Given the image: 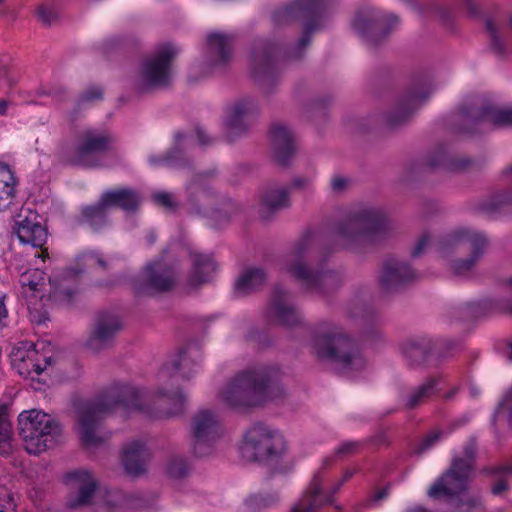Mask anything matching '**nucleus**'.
<instances>
[{
    "label": "nucleus",
    "instance_id": "f257e3e1",
    "mask_svg": "<svg viewBox=\"0 0 512 512\" xmlns=\"http://www.w3.org/2000/svg\"><path fill=\"white\" fill-rule=\"evenodd\" d=\"M327 11L328 0H291L271 12L274 28H283L301 20L304 23L302 36L291 47H284L271 39L254 42L250 53L251 76L266 93H271L279 83L284 62L304 57L313 34L324 28Z\"/></svg>",
    "mask_w": 512,
    "mask_h": 512
},
{
    "label": "nucleus",
    "instance_id": "f03ea898",
    "mask_svg": "<svg viewBox=\"0 0 512 512\" xmlns=\"http://www.w3.org/2000/svg\"><path fill=\"white\" fill-rule=\"evenodd\" d=\"M141 410L140 391L132 386L117 385L111 387L99 399L83 404L78 410V428L80 440L87 448L97 447L110 437L98 433L103 419L116 408Z\"/></svg>",
    "mask_w": 512,
    "mask_h": 512
},
{
    "label": "nucleus",
    "instance_id": "7ed1b4c3",
    "mask_svg": "<svg viewBox=\"0 0 512 512\" xmlns=\"http://www.w3.org/2000/svg\"><path fill=\"white\" fill-rule=\"evenodd\" d=\"M282 371L277 365H262L242 371L226 387V404L251 408L280 398L283 393Z\"/></svg>",
    "mask_w": 512,
    "mask_h": 512
},
{
    "label": "nucleus",
    "instance_id": "20e7f679",
    "mask_svg": "<svg viewBox=\"0 0 512 512\" xmlns=\"http://www.w3.org/2000/svg\"><path fill=\"white\" fill-rule=\"evenodd\" d=\"M389 221L384 210L367 207L351 213L335 226L341 248L357 251L360 245L381 241L389 231Z\"/></svg>",
    "mask_w": 512,
    "mask_h": 512
},
{
    "label": "nucleus",
    "instance_id": "39448f33",
    "mask_svg": "<svg viewBox=\"0 0 512 512\" xmlns=\"http://www.w3.org/2000/svg\"><path fill=\"white\" fill-rule=\"evenodd\" d=\"M313 347L320 360H329L346 371H359L365 367L362 343L351 338L342 327L331 325L316 331Z\"/></svg>",
    "mask_w": 512,
    "mask_h": 512
},
{
    "label": "nucleus",
    "instance_id": "423d86ee",
    "mask_svg": "<svg viewBox=\"0 0 512 512\" xmlns=\"http://www.w3.org/2000/svg\"><path fill=\"white\" fill-rule=\"evenodd\" d=\"M241 452L251 462L270 466L272 474L286 472L281 465L287 452L286 440L278 429L263 422L254 423L245 432Z\"/></svg>",
    "mask_w": 512,
    "mask_h": 512
},
{
    "label": "nucleus",
    "instance_id": "0eeeda50",
    "mask_svg": "<svg viewBox=\"0 0 512 512\" xmlns=\"http://www.w3.org/2000/svg\"><path fill=\"white\" fill-rule=\"evenodd\" d=\"M114 141L107 130L86 129L79 134L73 152L67 145H61L57 157L66 165L98 168L102 166V157L112 151Z\"/></svg>",
    "mask_w": 512,
    "mask_h": 512
},
{
    "label": "nucleus",
    "instance_id": "6e6552de",
    "mask_svg": "<svg viewBox=\"0 0 512 512\" xmlns=\"http://www.w3.org/2000/svg\"><path fill=\"white\" fill-rule=\"evenodd\" d=\"M311 240V231H307L301 236L292 250L295 259L286 263V271L306 289L326 293L341 285V276L336 271L324 268L326 258H323L321 264L316 269H311L303 262V257L309 248Z\"/></svg>",
    "mask_w": 512,
    "mask_h": 512
},
{
    "label": "nucleus",
    "instance_id": "1a4fd4ad",
    "mask_svg": "<svg viewBox=\"0 0 512 512\" xmlns=\"http://www.w3.org/2000/svg\"><path fill=\"white\" fill-rule=\"evenodd\" d=\"M463 457H455L450 467L428 489L427 495L433 500L452 501L468 489L470 475L473 471L476 446L474 442L464 446Z\"/></svg>",
    "mask_w": 512,
    "mask_h": 512
},
{
    "label": "nucleus",
    "instance_id": "9d476101",
    "mask_svg": "<svg viewBox=\"0 0 512 512\" xmlns=\"http://www.w3.org/2000/svg\"><path fill=\"white\" fill-rule=\"evenodd\" d=\"M466 244L471 246L470 256L466 259L453 260L450 263V269L456 276H464L474 268L484 255L488 245L487 237L483 233L469 228H457L439 238L436 244L437 251L443 255Z\"/></svg>",
    "mask_w": 512,
    "mask_h": 512
},
{
    "label": "nucleus",
    "instance_id": "9b49d317",
    "mask_svg": "<svg viewBox=\"0 0 512 512\" xmlns=\"http://www.w3.org/2000/svg\"><path fill=\"white\" fill-rule=\"evenodd\" d=\"M432 90V76L429 72L414 73L396 106L386 114L387 127L395 129L407 123L415 111L430 97Z\"/></svg>",
    "mask_w": 512,
    "mask_h": 512
},
{
    "label": "nucleus",
    "instance_id": "f8f14e48",
    "mask_svg": "<svg viewBox=\"0 0 512 512\" xmlns=\"http://www.w3.org/2000/svg\"><path fill=\"white\" fill-rule=\"evenodd\" d=\"M179 49L172 43H163L146 57L140 67V80L145 89L167 87L172 78L173 62Z\"/></svg>",
    "mask_w": 512,
    "mask_h": 512
},
{
    "label": "nucleus",
    "instance_id": "ddd939ff",
    "mask_svg": "<svg viewBox=\"0 0 512 512\" xmlns=\"http://www.w3.org/2000/svg\"><path fill=\"white\" fill-rule=\"evenodd\" d=\"M400 18L393 13L359 11L352 19L353 30L369 48L381 46L398 29Z\"/></svg>",
    "mask_w": 512,
    "mask_h": 512
},
{
    "label": "nucleus",
    "instance_id": "4468645a",
    "mask_svg": "<svg viewBox=\"0 0 512 512\" xmlns=\"http://www.w3.org/2000/svg\"><path fill=\"white\" fill-rule=\"evenodd\" d=\"M19 435L25 441H35L43 449L51 447L57 436L61 434L62 426L51 415L33 409L23 411L18 417Z\"/></svg>",
    "mask_w": 512,
    "mask_h": 512
},
{
    "label": "nucleus",
    "instance_id": "2eb2a0df",
    "mask_svg": "<svg viewBox=\"0 0 512 512\" xmlns=\"http://www.w3.org/2000/svg\"><path fill=\"white\" fill-rule=\"evenodd\" d=\"M473 164V160L468 157H457L451 155L445 145H439L428 155L426 161L413 160L405 167L404 179L409 181L422 175L428 170L442 169L450 172L465 171Z\"/></svg>",
    "mask_w": 512,
    "mask_h": 512
},
{
    "label": "nucleus",
    "instance_id": "dca6fc26",
    "mask_svg": "<svg viewBox=\"0 0 512 512\" xmlns=\"http://www.w3.org/2000/svg\"><path fill=\"white\" fill-rule=\"evenodd\" d=\"M458 115L466 125L460 128L463 133L473 134L482 123L495 127L512 126V107L498 109L489 103L480 106L463 104L459 107Z\"/></svg>",
    "mask_w": 512,
    "mask_h": 512
},
{
    "label": "nucleus",
    "instance_id": "f3484780",
    "mask_svg": "<svg viewBox=\"0 0 512 512\" xmlns=\"http://www.w3.org/2000/svg\"><path fill=\"white\" fill-rule=\"evenodd\" d=\"M220 419L208 409L198 411L191 420L192 451L197 457L212 453L215 442L219 439Z\"/></svg>",
    "mask_w": 512,
    "mask_h": 512
},
{
    "label": "nucleus",
    "instance_id": "a211bd4d",
    "mask_svg": "<svg viewBox=\"0 0 512 512\" xmlns=\"http://www.w3.org/2000/svg\"><path fill=\"white\" fill-rule=\"evenodd\" d=\"M331 462L332 459L324 460L323 467L314 473L309 486L290 512H314L325 505L334 503V496L343 486L344 481H338L328 492L323 490L324 470Z\"/></svg>",
    "mask_w": 512,
    "mask_h": 512
},
{
    "label": "nucleus",
    "instance_id": "6ab92c4d",
    "mask_svg": "<svg viewBox=\"0 0 512 512\" xmlns=\"http://www.w3.org/2000/svg\"><path fill=\"white\" fill-rule=\"evenodd\" d=\"M122 329L120 318L112 312L100 311L96 314L93 328L86 340V347L94 353L112 347L117 334Z\"/></svg>",
    "mask_w": 512,
    "mask_h": 512
},
{
    "label": "nucleus",
    "instance_id": "aec40b11",
    "mask_svg": "<svg viewBox=\"0 0 512 512\" xmlns=\"http://www.w3.org/2000/svg\"><path fill=\"white\" fill-rule=\"evenodd\" d=\"M177 281L174 269L161 263H150L142 272V279L136 286V292L144 295L171 291Z\"/></svg>",
    "mask_w": 512,
    "mask_h": 512
},
{
    "label": "nucleus",
    "instance_id": "412c9836",
    "mask_svg": "<svg viewBox=\"0 0 512 512\" xmlns=\"http://www.w3.org/2000/svg\"><path fill=\"white\" fill-rule=\"evenodd\" d=\"M287 297L288 293L285 289L279 285L275 286L267 309V316L280 326L288 328L301 326L303 316L295 306L286 302Z\"/></svg>",
    "mask_w": 512,
    "mask_h": 512
},
{
    "label": "nucleus",
    "instance_id": "4be33fe9",
    "mask_svg": "<svg viewBox=\"0 0 512 512\" xmlns=\"http://www.w3.org/2000/svg\"><path fill=\"white\" fill-rule=\"evenodd\" d=\"M15 232L19 241L26 245L42 249L47 241V229L41 223V217L32 210L23 211L18 215L15 223Z\"/></svg>",
    "mask_w": 512,
    "mask_h": 512
},
{
    "label": "nucleus",
    "instance_id": "5701e85b",
    "mask_svg": "<svg viewBox=\"0 0 512 512\" xmlns=\"http://www.w3.org/2000/svg\"><path fill=\"white\" fill-rule=\"evenodd\" d=\"M416 279L411 266L394 257L385 260L380 274V285L385 291H398Z\"/></svg>",
    "mask_w": 512,
    "mask_h": 512
},
{
    "label": "nucleus",
    "instance_id": "b1692460",
    "mask_svg": "<svg viewBox=\"0 0 512 512\" xmlns=\"http://www.w3.org/2000/svg\"><path fill=\"white\" fill-rule=\"evenodd\" d=\"M257 114V106L251 99L237 101L226 119V143L233 142L248 130L249 121Z\"/></svg>",
    "mask_w": 512,
    "mask_h": 512
},
{
    "label": "nucleus",
    "instance_id": "393cba45",
    "mask_svg": "<svg viewBox=\"0 0 512 512\" xmlns=\"http://www.w3.org/2000/svg\"><path fill=\"white\" fill-rule=\"evenodd\" d=\"M270 139L275 162L287 167L296 153L292 132L284 125L275 123L270 128Z\"/></svg>",
    "mask_w": 512,
    "mask_h": 512
},
{
    "label": "nucleus",
    "instance_id": "a878e982",
    "mask_svg": "<svg viewBox=\"0 0 512 512\" xmlns=\"http://www.w3.org/2000/svg\"><path fill=\"white\" fill-rule=\"evenodd\" d=\"M65 481L67 484L74 485L79 490L75 497L68 500V508L76 509L91 503L98 485L89 471L75 470L69 472L65 475Z\"/></svg>",
    "mask_w": 512,
    "mask_h": 512
},
{
    "label": "nucleus",
    "instance_id": "bb28decb",
    "mask_svg": "<svg viewBox=\"0 0 512 512\" xmlns=\"http://www.w3.org/2000/svg\"><path fill=\"white\" fill-rule=\"evenodd\" d=\"M439 342L428 336H416L406 340L401 345V352L410 366L416 367L427 362Z\"/></svg>",
    "mask_w": 512,
    "mask_h": 512
},
{
    "label": "nucleus",
    "instance_id": "cd10ccee",
    "mask_svg": "<svg viewBox=\"0 0 512 512\" xmlns=\"http://www.w3.org/2000/svg\"><path fill=\"white\" fill-rule=\"evenodd\" d=\"M75 221L78 225L86 226L93 232H100L106 228L110 223L109 209L102 197L100 196L98 201L93 204L82 206Z\"/></svg>",
    "mask_w": 512,
    "mask_h": 512
},
{
    "label": "nucleus",
    "instance_id": "c85d7f7f",
    "mask_svg": "<svg viewBox=\"0 0 512 512\" xmlns=\"http://www.w3.org/2000/svg\"><path fill=\"white\" fill-rule=\"evenodd\" d=\"M200 360L201 346L198 342L192 341L179 349L177 358L172 361L171 365L183 379L189 380L197 373Z\"/></svg>",
    "mask_w": 512,
    "mask_h": 512
},
{
    "label": "nucleus",
    "instance_id": "c756f323",
    "mask_svg": "<svg viewBox=\"0 0 512 512\" xmlns=\"http://www.w3.org/2000/svg\"><path fill=\"white\" fill-rule=\"evenodd\" d=\"M107 208H119L126 213H136L141 204L140 194L133 188L107 190L101 194Z\"/></svg>",
    "mask_w": 512,
    "mask_h": 512
},
{
    "label": "nucleus",
    "instance_id": "7c9ffc66",
    "mask_svg": "<svg viewBox=\"0 0 512 512\" xmlns=\"http://www.w3.org/2000/svg\"><path fill=\"white\" fill-rule=\"evenodd\" d=\"M149 453L146 446L140 441L128 444L122 454L125 471L131 476H140L146 472Z\"/></svg>",
    "mask_w": 512,
    "mask_h": 512
},
{
    "label": "nucleus",
    "instance_id": "2f4dec72",
    "mask_svg": "<svg viewBox=\"0 0 512 512\" xmlns=\"http://www.w3.org/2000/svg\"><path fill=\"white\" fill-rule=\"evenodd\" d=\"M441 380V375H433L420 385L412 388L403 399L404 407L408 410H414L436 396L440 392L439 384Z\"/></svg>",
    "mask_w": 512,
    "mask_h": 512
},
{
    "label": "nucleus",
    "instance_id": "473e14b6",
    "mask_svg": "<svg viewBox=\"0 0 512 512\" xmlns=\"http://www.w3.org/2000/svg\"><path fill=\"white\" fill-rule=\"evenodd\" d=\"M84 272L83 268H68L61 278H49L51 285L50 299L55 303H70L76 291L65 284L70 278H76Z\"/></svg>",
    "mask_w": 512,
    "mask_h": 512
},
{
    "label": "nucleus",
    "instance_id": "72a5a7b5",
    "mask_svg": "<svg viewBox=\"0 0 512 512\" xmlns=\"http://www.w3.org/2000/svg\"><path fill=\"white\" fill-rule=\"evenodd\" d=\"M261 206L260 215L267 221L275 212L289 206L288 191L284 188H267L262 194Z\"/></svg>",
    "mask_w": 512,
    "mask_h": 512
},
{
    "label": "nucleus",
    "instance_id": "f704fd0d",
    "mask_svg": "<svg viewBox=\"0 0 512 512\" xmlns=\"http://www.w3.org/2000/svg\"><path fill=\"white\" fill-rule=\"evenodd\" d=\"M217 265L209 255L196 254L193 259V268L188 279L192 287L207 283L216 272Z\"/></svg>",
    "mask_w": 512,
    "mask_h": 512
},
{
    "label": "nucleus",
    "instance_id": "c9c22d12",
    "mask_svg": "<svg viewBox=\"0 0 512 512\" xmlns=\"http://www.w3.org/2000/svg\"><path fill=\"white\" fill-rule=\"evenodd\" d=\"M204 65L212 68L224 63V34L211 32L207 35L203 47Z\"/></svg>",
    "mask_w": 512,
    "mask_h": 512
},
{
    "label": "nucleus",
    "instance_id": "e433bc0d",
    "mask_svg": "<svg viewBox=\"0 0 512 512\" xmlns=\"http://www.w3.org/2000/svg\"><path fill=\"white\" fill-rule=\"evenodd\" d=\"M482 473L497 480L491 485L490 492L494 496H502L511 489L508 479L512 477V464H495L484 467Z\"/></svg>",
    "mask_w": 512,
    "mask_h": 512
},
{
    "label": "nucleus",
    "instance_id": "4c0bfd02",
    "mask_svg": "<svg viewBox=\"0 0 512 512\" xmlns=\"http://www.w3.org/2000/svg\"><path fill=\"white\" fill-rule=\"evenodd\" d=\"M267 274L263 268H247L240 276L235 285L237 293L249 294L264 286Z\"/></svg>",
    "mask_w": 512,
    "mask_h": 512
},
{
    "label": "nucleus",
    "instance_id": "58836bf2",
    "mask_svg": "<svg viewBox=\"0 0 512 512\" xmlns=\"http://www.w3.org/2000/svg\"><path fill=\"white\" fill-rule=\"evenodd\" d=\"M37 352L34 344L29 341L18 343L11 351L10 358L12 365L21 375L29 376V363L36 358Z\"/></svg>",
    "mask_w": 512,
    "mask_h": 512
},
{
    "label": "nucleus",
    "instance_id": "ea45409f",
    "mask_svg": "<svg viewBox=\"0 0 512 512\" xmlns=\"http://www.w3.org/2000/svg\"><path fill=\"white\" fill-rule=\"evenodd\" d=\"M280 502L278 491L259 492L248 495L244 500L246 512H264L276 507Z\"/></svg>",
    "mask_w": 512,
    "mask_h": 512
},
{
    "label": "nucleus",
    "instance_id": "a19ab883",
    "mask_svg": "<svg viewBox=\"0 0 512 512\" xmlns=\"http://www.w3.org/2000/svg\"><path fill=\"white\" fill-rule=\"evenodd\" d=\"M458 310L463 320L472 321L493 313L496 310V303L491 299H483L480 301L467 302Z\"/></svg>",
    "mask_w": 512,
    "mask_h": 512
},
{
    "label": "nucleus",
    "instance_id": "79ce46f5",
    "mask_svg": "<svg viewBox=\"0 0 512 512\" xmlns=\"http://www.w3.org/2000/svg\"><path fill=\"white\" fill-rule=\"evenodd\" d=\"M496 18L485 17V30L490 38V49L499 58H504L507 54L506 43L501 36L500 29L496 25Z\"/></svg>",
    "mask_w": 512,
    "mask_h": 512
},
{
    "label": "nucleus",
    "instance_id": "37998d69",
    "mask_svg": "<svg viewBox=\"0 0 512 512\" xmlns=\"http://www.w3.org/2000/svg\"><path fill=\"white\" fill-rule=\"evenodd\" d=\"M361 318L364 322L363 337L365 339H377L381 332L379 325L381 322L379 314L371 307L363 310Z\"/></svg>",
    "mask_w": 512,
    "mask_h": 512
},
{
    "label": "nucleus",
    "instance_id": "c03bdc74",
    "mask_svg": "<svg viewBox=\"0 0 512 512\" xmlns=\"http://www.w3.org/2000/svg\"><path fill=\"white\" fill-rule=\"evenodd\" d=\"M104 97V90L101 86L92 85L85 89L78 97L75 105V112L78 113L84 105L100 101Z\"/></svg>",
    "mask_w": 512,
    "mask_h": 512
},
{
    "label": "nucleus",
    "instance_id": "a18cd8bd",
    "mask_svg": "<svg viewBox=\"0 0 512 512\" xmlns=\"http://www.w3.org/2000/svg\"><path fill=\"white\" fill-rule=\"evenodd\" d=\"M12 436V424L9 419L8 406L0 405V444H7Z\"/></svg>",
    "mask_w": 512,
    "mask_h": 512
},
{
    "label": "nucleus",
    "instance_id": "49530a36",
    "mask_svg": "<svg viewBox=\"0 0 512 512\" xmlns=\"http://www.w3.org/2000/svg\"><path fill=\"white\" fill-rule=\"evenodd\" d=\"M167 474L171 478H183L188 473V464L183 457H173L169 460L167 465Z\"/></svg>",
    "mask_w": 512,
    "mask_h": 512
},
{
    "label": "nucleus",
    "instance_id": "de8ad7c7",
    "mask_svg": "<svg viewBox=\"0 0 512 512\" xmlns=\"http://www.w3.org/2000/svg\"><path fill=\"white\" fill-rule=\"evenodd\" d=\"M35 14L38 20L45 26H51L59 19L57 10L53 6L40 4L36 7Z\"/></svg>",
    "mask_w": 512,
    "mask_h": 512
},
{
    "label": "nucleus",
    "instance_id": "09e8293b",
    "mask_svg": "<svg viewBox=\"0 0 512 512\" xmlns=\"http://www.w3.org/2000/svg\"><path fill=\"white\" fill-rule=\"evenodd\" d=\"M16 178L10 167L0 162V190H12V194H15Z\"/></svg>",
    "mask_w": 512,
    "mask_h": 512
},
{
    "label": "nucleus",
    "instance_id": "8fccbe9b",
    "mask_svg": "<svg viewBox=\"0 0 512 512\" xmlns=\"http://www.w3.org/2000/svg\"><path fill=\"white\" fill-rule=\"evenodd\" d=\"M433 8L438 15L442 24L449 29L451 32L455 31L454 27V16L455 12L451 7L434 4Z\"/></svg>",
    "mask_w": 512,
    "mask_h": 512
},
{
    "label": "nucleus",
    "instance_id": "3c124183",
    "mask_svg": "<svg viewBox=\"0 0 512 512\" xmlns=\"http://www.w3.org/2000/svg\"><path fill=\"white\" fill-rule=\"evenodd\" d=\"M158 394L163 397H167L171 402L174 403L175 409L173 414L181 413L186 403V396L181 391H170L164 388L158 390Z\"/></svg>",
    "mask_w": 512,
    "mask_h": 512
},
{
    "label": "nucleus",
    "instance_id": "603ef678",
    "mask_svg": "<svg viewBox=\"0 0 512 512\" xmlns=\"http://www.w3.org/2000/svg\"><path fill=\"white\" fill-rule=\"evenodd\" d=\"M485 509L480 497L472 496L466 500H461L458 505V512H473L475 510L483 511Z\"/></svg>",
    "mask_w": 512,
    "mask_h": 512
},
{
    "label": "nucleus",
    "instance_id": "864d4df0",
    "mask_svg": "<svg viewBox=\"0 0 512 512\" xmlns=\"http://www.w3.org/2000/svg\"><path fill=\"white\" fill-rule=\"evenodd\" d=\"M443 432L438 430L431 432L427 436H425L418 444L416 448V453L422 454L423 452L430 449L433 445H435L442 437Z\"/></svg>",
    "mask_w": 512,
    "mask_h": 512
},
{
    "label": "nucleus",
    "instance_id": "5fc2aeb1",
    "mask_svg": "<svg viewBox=\"0 0 512 512\" xmlns=\"http://www.w3.org/2000/svg\"><path fill=\"white\" fill-rule=\"evenodd\" d=\"M247 338L262 347H268L272 344L268 333L257 328H251L247 334Z\"/></svg>",
    "mask_w": 512,
    "mask_h": 512
},
{
    "label": "nucleus",
    "instance_id": "6e6d98bb",
    "mask_svg": "<svg viewBox=\"0 0 512 512\" xmlns=\"http://www.w3.org/2000/svg\"><path fill=\"white\" fill-rule=\"evenodd\" d=\"M154 201L168 209L169 211H175L177 209V204L173 200L172 194L168 192H159L153 195Z\"/></svg>",
    "mask_w": 512,
    "mask_h": 512
},
{
    "label": "nucleus",
    "instance_id": "4d7b16f0",
    "mask_svg": "<svg viewBox=\"0 0 512 512\" xmlns=\"http://www.w3.org/2000/svg\"><path fill=\"white\" fill-rule=\"evenodd\" d=\"M362 446L359 441H346L341 443L335 450L336 455L345 456L356 453Z\"/></svg>",
    "mask_w": 512,
    "mask_h": 512
},
{
    "label": "nucleus",
    "instance_id": "13d9d810",
    "mask_svg": "<svg viewBox=\"0 0 512 512\" xmlns=\"http://www.w3.org/2000/svg\"><path fill=\"white\" fill-rule=\"evenodd\" d=\"M429 243H430L429 234L427 232L423 233V235L420 237V239L416 243V245L411 253L412 257L416 258V257L421 256L424 253L425 248L428 246Z\"/></svg>",
    "mask_w": 512,
    "mask_h": 512
},
{
    "label": "nucleus",
    "instance_id": "bf43d9fd",
    "mask_svg": "<svg viewBox=\"0 0 512 512\" xmlns=\"http://www.w3.org/2000/svg\"><path fill=\"white\" fill-rule=\"evenodd\" d=\"M41 273L38 271H34L33 274L25 273L22 275L21 284L22 286H28L32 291H39L40 282L33 279L32 276L40 275Z\"/></svg>",
    "mask_w": 512,
    "mask_h": 512
},
{
    "label": "nucleus",
    "instance_id": "052dcab7",
    "mask_svg": "<svg viewBox=\"0 0 512 512\" xmlns=\"http://www.w3.org/2000/svg\"><path fill=\"white\" fill-rule=\"evenodd\" d=\"M77 260L80 262V261H83V262H86L88 260H95L96 263L103 269H107L108 268V264L107 262L101 257L99 256L98 254L94 253V252H85L81 255H79L77 257Z\"/></svg>",
    "mask_w": 512,
    "mask_h": 512
},
{
    "label": "nucleus",
    "instance_id": "680f3d73",
    "mask_svg": "<svg viewBox=\"0 0 512 512\" xmlns=\"http://www.w3.org/2000/svg\"><path fill=\"white\" fill-rule=\"evenodd\" d=\"M15 194H12V190H0V212L7 209L13 202Z\"/></svg>",
    "mask_w": 512,
    "mask_h": 512
},
{
    "label": "nucleus",
    "instance_id": "e2e57ef3",
    "mask_svg": "<svg viewBox=\"0 0 512 512\" xmlns=\"http://www.w3.org/2000/svg\"><path fill=\"white\" fill-rule=\"evenodd\" d=\"M195 132L200 145L206 146L212 144V138L209 137V135L205 132V130L202 127L196 126Z\"/></svg>",
    "mask_w": 512,
    "mask_h": 512
},
{
    "label": "nucleus",
    "instance_id": "0e129e2a",
    "mask_svg": "<svg viewBox=\"0 0 512 512\" xmlns=\"http://www.w3.org/2000/svg\"><path fill=\"white\" fill-rule=\"evenodd\" d=\"M347 182H348L347 179L344 177H341V176L333 177V179L331 181V186H332L333 191L340 192V191L344 190L347 186Z\"/></svg>",
    "mask_w": 512,
    "mask_h": 512
},
{
    "label": "nucleus",
    "instance_id": "69168bd1",
    "mask_svg": "<svg viewBox=\"0 0 512 512\" xmlns=\"http://www.w3.org/2000/svg\"><path fill=\"white\" fill-rule=\"evenodd\" d=\"M389 495V486H385L378 490L375 495L373 496L374 501H380L388 497Z\"/></svg>",
    "mask_w": 512,
    "mask_h": 512
},
{
    "label": "nucleus",
    "instance_id": "338daca9",
    "mask_svg": "<svg viewBox=\"0 0 512 512\" xmlns=\"http://www.w3.org/2000/svg\"><path fill=\"white\" fill-rule=\"evenodd\" d=\"M35 358H33V360L29 363V365L27 367H29V375L32 373V372H35L37 375L41 374L42 371L44 370L40 364L36 363L35 362Z\"/></svg>",
    "mask_w": 512,
    "mask_h": 512
},
{
    "label": "nucleus",
    "instance_id": "774afa93",
    "mask_svg": "<svg viewBox=\"0 0 512 512\" xmlns=\"http://www.w3.org/2000/svg\"><path fill=\"white\" fill-rule=\"evenodd\" d=\"M8 316V311L6 309L4 298L0 297V327L3 326V320Z\"/></svg>",
    "mask_w": 512,
    "mask_h": 512
}]
</instances>
